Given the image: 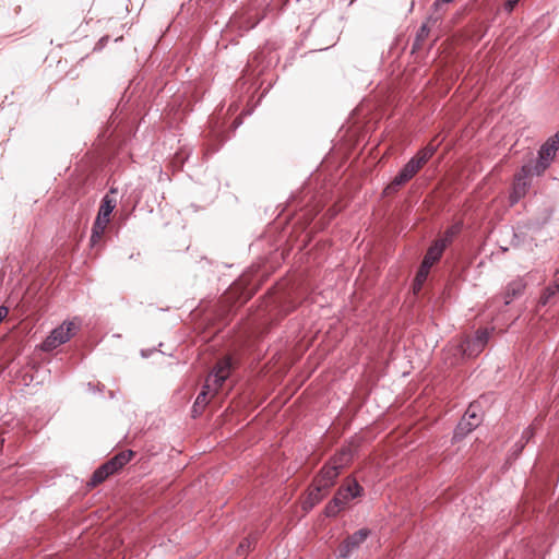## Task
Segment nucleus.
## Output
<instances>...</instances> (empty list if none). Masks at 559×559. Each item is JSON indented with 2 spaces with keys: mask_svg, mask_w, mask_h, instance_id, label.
I'll return each mask as SVG.
<instances>
[{
  "mask_svg": "<svg viewBox=\"0 0 559 559\" xmlns=\"http://www.w3.org/2000/svg\"><path fill=\"white\" fill-rule=\"evenodd\" d=\"M559 293V277L554 281L549 286H547L538 300L540 306H546L550 304L551 299Z\"/></svg>",
  "mask_w": 559,
  "mask_h": 559,
  "instance_id": "nucleus-18",
  "label": "nucleus"
},
{
  "mask_svg": "<svg viewBox=\"0 0 559 559\" xmlns=\"http://www.w3.org/2000/svg\"><path fill=\"white\" fill-rule=\"evenodd\" d=\"M362 488L354 478H347L338 488L335 497L325 508L328 516H335L347 502L361 495Z\"/></svg>",
  "mask_w": 559,
  "mask_h": 559,
  "instance_id": "nucleus-2",
  "label": "nucleus"
},
{
  "mask_svg": "<svg viewBox=\"0 0 559 559\" xmlns=\"http://www.w3.org/2000/svg\"><path fill=\"white\" fill-rule=\"evenodd\" d=\"M352 460V454L349 450H344L335 455L331 463L341 471L344 466H346Z\"/></svg>",
  "mask_w": 559,
  "mask_h": 559,
  "instance_id": "nucleus-20",
  "label": "nucleus"
},
{
  "mask_svg": "<svg viewBox=\"0 0 559 559\" xmlns=\"http://www.w3.org/2000/svg\"><path fill=\"white\" fill-rule=\"evenodd\" d=\"M437 138L428 143L423 150H420L412 159L417 160L418 166L423 168V166L436 153L440 142H436Z\"/></svg>",
  "mask_w": 559,
  "mask_h": 559,
  "instance_id": "nucleus-13",
  "label": "nucleus"
},
{
  "mask_svg": "<svg viewBox=\"0 0 559 559\" xmlns=\"http://www.w3.org/2000/svg\"><path fill=\"white\" fill-rule=\"evenodd\" d=\"M526 287V283L522 278H518L508 284L504 294L506 305L510 304L511 300L520 296Z\"/></svg>",
  "mask_w": 559,
  "mask_h": 559,
  "instance_id": "nucleus-16",
  "label": "nucleus"
},
{
  "mask_svg": "<svg viewBox=\"0 0 559 559\" xmlns=\"http://www.w3.org/2000/svg\"><path fill=\"white\" fill-rule=\"evenodd\" d=\"M429 271H430L429 265H426L424 263L420 264V267L416 274V277H415L414 284H413V289H414L415 294H417L421 289L425 281L427 280Z\"/></svg>",
  "mask_w": 559,
  "mask_h": 559,
  "instance_id": "nucleus-19",
  "label": "nucleus"
},
{
  "mask_svg": "<svg viewBox=\"0 0 559 559\" xmlns=\"http://www.w3.org/2000/svg\"><path fill=\"white\" fill-rule=\"evenodd\" d=\"M370 531L368 528H361L355 532L353 535L348 536L338 548L340 556L343 558L348 557L353 550L359 547L361 543H364L369 536Z\"/></svg>",
  "mask_w": 559,
  "mask_h": 559,
  "instance_id": "nucleus-9",
  "label": "nucleus"
},
{
  "mask_svg": "<svg viewBox=\"0 0 559 559\" xmlns=\"http://www.w3.org/2000/svg\"><path fill=\"white\" fill-rule=\"evenodd\" d=\"M318 487L319 486H317V481L313 480L312 485L310 486V488L308 490V495L302 502V508L305 510H309V509L313 508L324 497L328 489L326 488H318Z\"/></svg>",
  "mask_w": 559,
  "mask_h": 559,
  "instance_id": "nucleus-11",
  "label": "nucleus"
},
{
  "mask_svg": "<svg viewBox=\"0 0 559 559\" xmlns=\"http://www.w3.org/2000/svg\"><path fill=\"white\" fill-rule=\"evenodd\" d=\"M421 168L418 166L417 160L411 159L400 171L399 175L394 177V179L388 185L384 192L385 194H391L408 182Z\"/></svg>",
  "mask_w": 559,
  "mask_h": 559,
  "instance_id": "nucleus-7",
  "label": "nucleus"
},
{
  "mask_svg": "<svg viewBox=\"0 0 559 559\" xmlns=\"http://www.w3.org/2000/svg\"><path fill=\"white\" fill-rule=\"evenodd\" d=\"M549 140H550V141H554V143H555L557 146H559V131H558L555 135L550 136V138H549Z\"/></svg>",
  "mask_w": 559,
  "mask_h": 559,
  "instance_id": "nucleus-27",
  "label": "nucleus"
},
{
  "mask_svg": "<svg viewBox=\"0 0 559 559\" xmlns=\"http://www.w3.org/2000/svg\"><path fill=\"white\" fill-rule=\"evenodd\" d=\"M233 368V361L229 356L223 357L216 362L212 373L206 378L202 391L199 393L193 404L192 413L194 416L200 415L203 412L210 401L209 396H214L218 392L219 388L230 376Z\"/></svg>",
  "mask_w": 559,
  "mask_h": 559,
  "instance_id": "nucleus-1",
  "label": "nucleus"
},
{
  "mask_svg": "<svg viewBox=\"0 0 559 559\" xmlns=\"http://www.w3.org/2000/svg\"><path fill=\"white\" fill-rule=\"evenodd\" d=\"M134 452L131 450L122 451L111 457L109 461L100 465L92 475L88 485L96 487L105 481L110 475L121 469L133 457Z\"/></svg>",
  "mask_w": 559,
  "mask_h": 559,
  "instance_id": "nucleus-3",
  "label": "nucleus"
},
{
  "mask_svg": "<svg viewBox=\"0 0 559 559\" xmlns=\"http://www.w3.org/2000/svg\"><path fill=\"white\" fill-rule=\"evenodd\" d=\"M108 224H109L108 221H104L102 218L96 217V219L93 224V228H92V236H91V245L92 246H96L97 243H99L102 241Z\"/></svg>",
  "mask_w": 559,
  "mask_h": 559,
  "instance_id": "nucleus-17",
  "label": "nucleus"
},
{
  "mask_svg": "<svg viewBox=\"0 0 559 559\" xmlns=\"http://www.w3.org/2000/svg\"><path fill=\"white\" fill-rule=\"evenodd\" d=\"M479 424V419L475 412L472 411V406L467 409L464 418L457 426L456 435H465L476 428Z\"/></svg>",
  "mask_w": 559,
  "mask_h": 559,
  "instance_id": "nucleus-12",
  "label": "nucleus"
},
{
  "mask_svg": "<svg viewBox=\"0 0 559 559\" xmlns=\"http://www.w3.org/2000/svg\"><path fill=\"white\" fill-rule=\"evenodd\" d=\"M558 150L559 146H557L554 141H550L549 139L542 145L540 150L538 151V158L535 165L532 166L536 176H540L546 171L551 162L555 159Z\"/></svg>",
  "mask_w": 559,
  "mask_h": 559,
  "instance_id": "nucleus-6",
  "label": "nucleus"
},
{
  "mask_svg": "<svg viewBox=\"0 0 559 559\" xmlns=\"http://www.w3.org/2000/svg\"><path fill=\"white\" fill-rule=\"evenodd\" d=\"M533 175H535L534 169L530 164L522 166L520 171L514 175V182L510 194L511 204H515L526 194Z\"/></svg>",
  "mask_w": 559,
  "mask_h": 559,
  "instance_id": "nucleus-5",
  "label": "nucleus"
},
{
  "mask_svg": "<svg viewBox=\"0 0 559 559\" xmlns=\"http://www.w3.org/2000/svg\"><path fill=\"white\" fill-rule=\"evenodd\" d=\"M520 0H508L507 3H506V9L511 12L514 7L518 4Z\"/></svg>",
  "mask_w": 559,
  "mask_h": 559,
  "instance_id": "nucleus-22",
  "label": "nucleus"
},
{
  "mask_svg": "<svg viewBox=\"0 0 559 559\" xmlns=\"http://www.w3.org/2000/svg\"><path fill=\"white\" fill-rule=\"evenodd\" d=\"M534 433H535V429L533 426L527 427L523 431L521 440L524 442L521 444L519 452L522 451V449L524 448V444L527 443L531 440V438H533Z\"/></svg>",
  "mask_w": 559,
  "mask_h": 559,
  "instance_id": "nucleus-21",
  "label": "nucleus"
},
{
  "mask_svg": "<svg viewBox=\"0 0 559 559\" xmlns=\"http://www.w3.org/2000/svg\"><path fill=\"white\" fill-rule=\"evenodd\" d=\"M116 203L117 201L114 197L106 194L100 202L97 217L110 222V215L116 207Z\"/></svg>",
  "mask_w": 559,
  "mask_h": 559,
  "instance_id": "nucleus-15",
  "label": "nucleus"
},
{
  "mask_svg": "<svg viewBox=\"0 0 559 559\" xmlns=\"http://www.w3.org/2000/svg\"><path fill=\"white\" fill-rule=\"evenodd\" d=\"M445 233L453 238L459 233V227L453 226L450 229H448Z\"/></svg>",
  "mask_w": 559,
  "mask_h": 559,
  "instance_id": "nucleus-25",
  "label": "nucleus"
},
{
  "mask_svg": "<svg viewBox=\"0 0 559 559\" xmlns=\"http://www.w3.org/2000/svg\"><path fill=\"white\" fill-rule=\"evenodd\" d=\"M79 322L75 320L63 322L61 325L51 331L44 341L43 350L50 352L61 344L68 342L79 330Z\"/></svg>",
  "mask_w": 559,
  "mask_h": 559,
  "instance_id": "nucleus-4",
  "label": "nucleus"
},
{
  "mask_svg": "<svg viewBox=\"0 0 559 559\" xmlns=\"http://www.w3.org/2000/svg\"><path fill=\"white\" fill-rule=\"evenodd\" d=\"M445 249V242H435L427 251L421 263L430 267L441 258Z\"/></svg>",
  "mask_w": 559,
  "mask_h": 559,
  "instance_id": "nucleus-14",
  "label": "nucleus"
},
{
  "mask_svg": "<svg viewBox=\"0 0 559 559\" xmlns=\"http://www.w3.org/2000/svg\"><path fill=\"white\" fill-rule=\"evenodd\" d=\"M9 309L4 306L0 307V322L8 316Z\"/></svg>",
  "mask_w": 559,
  "mask_h": 559,
  "instance_id": "nucleus-23",
  "label": "nucleus"
},
{
  "mask_svg": "<svg viewBox=\"0 0 559 559\" xmlns=\"http://www.w3.org/2000/svg\"><path fill=\"white\" fill-rule=\"evenodd\" d=\"M488 340L489 331L487 329L479 330L474 337H468L462 343L461 350L468 357L477 356L484 350Z\"/></svg>",
  "mask_w": 559,
  "mask_h": 559,
  "instance_id": "nucleus-8",
  "label": "nucleus"
},
{
  "mask_svg": "<svg viewBox=\"0 0 559 559\" xmlns=\"http://www.w3.org/2000/svg\"><path fill=\"white\" fill-rule=\"evenodd\" d=\"M442 241L445 242V247H447L452 241V237L445 233L443 238H441L440 240H437L436 242H442Z\"/></svg>",
  "mask_w": 559,
  "mask_h": 559,
  "instance_id": "nucleus-24",
  "label": "nucleus"
},
{
  "mask_svg": "<svg viewBox=\"0 0 559 559\" xmlns=\"http://www.w3.org/2000/svg\"><path fill=\"white\" fill-rule=\"evenodd\" d=\"M340 471L336 466H334L331 462L324 465L319 475L314 478L317 481L318 488H326L329 489L331 486H333L334 480L338 476Z\"/></svg>",
  "mask_w": 559,
  "mask_h": 559,
  "instance_id": "nucleus-10",
  "label": "nucleus"
},
{
  "mask_svg": "<svg viewBox=\"0 0 559 559\" xmlns=\"http://www.w3.org/2000/svg\"><path fill=\"white\" fill-rule=\"evenodd\" d=\"M249 546H250V542L246 539V540H243V542L239 545V547H238V551H239V552L241 551V554H242V552L245 551V550H243V549H245V547H249Z\"/></svg>",
  "mask_w": 559,
  "mask_h": 559,
  "instance_id": "nucleus-26",
  "label": "nucleus"
}]
</instances>
